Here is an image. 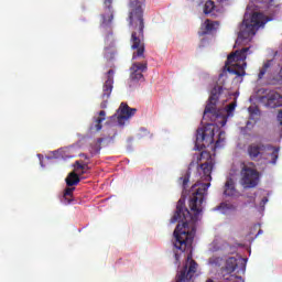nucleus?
I'll return each mask as SVG.
<instances>
[{
  "mask_svg": "<svg viewBox=\"0 0 282 282\" xmlns=\"http://www.w3.org/2000/svg\"><path fill=\"white\" fill-rule=\"evenodd\" d=\"M208 188H210V183H195L191 188V197H189V208L194 215L191 214V210L184 206V200L180 199L176 204V212L174 216L171 218V224H178L173 232L174 236V248L176 250H181L184 252L187 248L193 246V239H195V228L191 229V224H195L197 221V217L204 210L202 204L206 199V195L208 193Z\"/></svg>",
  "mask_w": 282,
  "mask_h": 282,
  "instance_id": "1",
  "label": "nucleus"
},
{
  "mask_svg": "<svg viewBox=\"0 0 282 282\" xmlns=\"http://www.w3.org/2000/svg\"><path fill=\"white\" fill-rule=\"evenodd\" d=\"M147 0H132L129 3L128 23L131 30L130 45L132 61L144 58V3Z\"/></svg>",
  "mask_w": 282,
  "mask_h": 282,
  "instance_id": "2",
  "label": "nucleus"
},
{
  "mask_svg": "<svg viewBox=\"0 0 282 282\" xmlns=\"http://www.w3.org/2000/svg\"><path fill=\"white\" fill-rule=\"evenodd\" d=\"M268 21H270V18L263 13L254 12L252 15L246 14L242 24L240 25L236 45H241L246 43V41H251L252 36L257 34V30L263 28Z\"/></svg>",
  "mask_w": 282,
  "mask_h": 282,
  "instance_id": "3",
  "label": "nucleus"
},
{
  "mask_svg": "<svg viewBox=\"0 0 282 282\" xmlns=\"http://www.w3.org/2000/svg\"><path fill=\"white\" fill-rule=\"evenodd\" d=\"M249 54H252L250 47H243L229 54L226 61L228 72L236 76H246V67L248 66L246 58H248Z\"/></svg>",
  "mask_w": 282,
  "mask_h": 282,
  "instance_id": "4",
  "label": "nucleus"
},
{
  "mask_svg": "<svg viewBox=\"0 0 282 282\" xmlns=\"http://www.w3.org/2000/svg\"><path fill=\"white\" fill-rule=\"evenodd\" d=\"M260 174L252 162L242 163L240 171V184L243 188H257L259 186Z\"/></svg>",
  "mask_w": 282,
  "mask_h": 282,
  "instance_id": "5",
  "label": "nucleus"
},
{
  "mask_svg": "<svg viewBox=\"0 0 282 282\" xmlns=\"http://www.w3.org/2000/svg\"><path fill=\"white\" fill-rule=\"evenodd\" d=\"M149 69V62H133L130 67V77L128 79L129 87H135L138 83H144V72Z\"/></svg>",
  "mask_w": 282,
  "mask_h": 282,
  "instance_id": "6",
  "label": "nucleus"
},
{
  "mask_svg": "<svg viewBox=\"0 0 282 282\" xmlns=\"http://www.w3.org/2000/svg\"><path fill=\"white\" fill-rule=\"evenodd\" d=\"M198 264L195 260H193V254L187 256L186 264L183 270H181L176 275L175 282H191V279L195 276L197 272Z\"/></svg>",
  "mask_w": 282,
  "mask_h": 282,
  "instance_id": "7",
  "label": "nucleus"
},
{
  "mask_svg": "<svg viewBox=\"0 0 282 282\" xmlns=\"http://www.w3.org/2000/svg\"><path fill=\"white\" fill-rule=\"evenodd\" d=\"M226 94H228V90L221 86H215L214 89H212L208 102L205 107L204 116L207 113L215 116L217 113V101L221 98V96H226Z\"/></svg>",
  "mask_w": 282,
  "mask_h": 282,
  "instance_id": "8",
  "label": "nucleus"
},
{
  "mask_svg": "<svg viewBox=\"0 0 282 282\" xmlns=\"http://www.w3.org/2000/svg\"><path fill=\"white\" fill-rule=\"evenodd\" d=\"M259 102L268 109H279L282 107V95L276 90H269L264 96L259 97Z\"/></svg>",
  "mask_w": 282,
  "mask_h": 282,
  "instance_id": "9",
  "label": "nucleus"
},
{
  "mask_svg": "<svg viewBox=\"0 0 282 282\" xmlns=\"http://www.w3.org/2000/svg\"><path fill=\"white\" fill-rule=\"evenodd\" d=\"M213 144L215 142V124L208 123L196 130V144Z\"/></svg>",
  "mask_w": 282,
  "mask_h": 282,
  "instance_id": "10",
  "label": "nucleus"
},
{
  "mask_svg": "<svg viewBox=\"0 0 282 282\" xmlns=\"http://www.w3.org/2000/svg\"><path fill=\"white\" fill-rule=\"evenodd\" d=\"M113 74H116L113 69H109L106 73V80L102 85V94H101V98H102V102L100 104L101 109H107V102L111 97V91H113Z\"/></svg>",
  "mask_w": 282,
  "mask_h": 282,
  "instance_id": "11",
  "label": "nucleus"
},
{
  "mask_svg": "<svg viewBox=\"0 0 282 282\" xmlns=\"http://www.w3.org/2000/svg\"><path fill=\"white\" fill-rule=\"evenodd\" d=\"M138 109L129 107V105L121 102L118 109L117 122L119 127H124V122L129 120V118H133Z\"/></svg>",
  "mask_w": 282,
  "mask_h": 282,
  "instance_id": "12",
  "label": "nucleus"
},
{
  "mask_svg": "<svg viewBox=\"0 0 282 282\" xmlns=\"http://www.w3.org/2000/svg\"><path fill=\"white\" fill-rule=\"evenodd\" d=\"M208 162L197 166V173H199V175H203L200 177L205 182H210L213 180V176L210 174L213 173V169L215 166V162H213V159H210V154H208Z\"/></svg>",
  "mask_w": 282,
  "mask_h": 282,
  "instance_id": "13",
  "label": "nucleus"
},
{
  "mask_svg": "<svg viewBox=\"0 0 282 282\" xmlns=\"http://www.w3.org/2000/svg\"><path fill=\"white\" fill-rule=\"evenodd\" d=\"M262 151H265V145L262 143H251L247 148L250 160H257Z\"/></svg>",
  "mask_w": 282,
  "mask_h": 282,
  "instance_id": "14",
  "label": "nucleus"
},
{
  "mask_svg": "<svg viewBox=\"0 0 282 282\" xmlns=\"http://www.w3.org/2000/svg\"><path fill=\"white\" fill-rule=\"evenodd\" d=\"M111 3H113V0H104L105 7L108 8L109 15L108 18L102 15V25H111V21H113V10L111 8Z\"/></svg>",
  "mask_w": 282,
  "mask_h": 282,
  "instance_id": "15",
  "label": "nucleus"
},
{
  "mask_svg": "<svg viewBox=\"0 0 282 282\" xmlns=\"http://www.w3.org/2000/svg\"><path fill=\"white\" fill-rule=\"evenodd\" d=\"M236 193L237 188H235V181L232 178H227L225 183L224 195H226L227 197H232L236 195Z\"/></svg>",
  "mask_w": 282,
  "mask_h": 282,
  "instance_id": "16",
  "label": "nucleus"
},
{
  "mask_svg": "<svg viewBox=\"0 0 282 282\" xmlns=\"http://www.w3.org/2000/svg\"><path fill=\"white\" fill-rule=\"evenodd\" d=\"M65 182L67 186H78L80 183V175L75 172H70L65 178Z\"/></svg>",
  "mask_w": 282,
  "mask_h": 282,
  "instance_id": "17",
  "label": "nucleus"
},
{
  "mask_svg": "<svg viewBox=\"0 0 282 282\" xmlns=\"http://www.w3.org/2000/svg\"><path fill=\"white\" fill-rule=\"evenodd\" d=\"M237 270V258H229L226 261V267H225V272H227V274H232V272H235Z\"/></svg>",
  "mask_w": 282,
  "mask_h": 282,
  "instance_id": "18",
  "label": "nucleus"
},
{
  "mask_svg": "<svg viewBox=\"0 0 282 282\" xmlns=\"http://www.w3.org/2000/svg\"><path fill=\"white\" fill-rule=\"evenodd\" d=\"M272 63H274V61L272 59H268L262 68L260 69L259 74H258V80H262L263 76H265V74H268V70L270 69V67H272Z\"/></svg>",
  "mask_w": 282,
  "mask_h": 282,
  "instance_id": "19",
  "label": "nucleus"
},
{
  "mask_svg": "<svg viewBox=\"0 0 282 282\" xmlns=\"http://www.w3.org/2000/svg\"><path fill=\"white\" fill-rule=\"evenodd\" d=\"M74 191H76V187H67L65 191H64V194H63V203L65 204H72V197L74 195Z\"/></svg>",
  "mask_w": 282,
  "mask_h": 282,
  "instance_id": "20",
  "label": "nucleus"
},
{
  "mask_svg": "<svg viewBox=\"0 0 282 282\" xmlns=\"http://www.w3.org/2000/svg\"><path fill=\"white\" fill-rule=\"evenodd\" d=\"M75 171H82L78 175H85V173H89V163H80V161H76Z\"/></svg>",
  "mask_w": 282,
  "mask_h": 282,
  "instance_id": "21",
  "label": "nucleus"
},
{
  "mask_svg": "<svg viewBox=\"0 0 282 282\" xmlns=\"http://www.w3.org/2000/svg\"><path fill=\"white\" fill-rule=\"evenodd\" d=\"M107 116V112L105 110L99 111V117L95 120V129L96 131H100L102 129V122H105V117Z\"/></svg>",
  "mask_w": 282,
  "mask_h": 282,
  "instance_id": "22",
  "label": "nucleus"
},
{
  "mask_svg": "<svg viewBox=\"0 0 282 282\" xmlns=\"http://www.w3.org/2000/svg\"><path fill=\"white\" fill-rule=\"evenodd\" d=\"M215 10V2L213 0L206 1L204 6V14H210Z\"/></svg>",
  "mask_w": 282,
  "mask_h": 282,
  "instance_id": "23",
  "label": "nucleus"
},
{
  "mask_svg": "<svg viewBox=\"0 0 282 282\" xmlns=\"http://www.w3.org/2000/svg\"><path fill=\"white\" fill-rule=\"evenodd\" d=\"M268 149H273V152L271 153V162L270 164H276V161L279 160V148H272V147H268Z\"/></svg>",
  "mask_w": 282,
  "mask_h": 282,
  "instance_id": "24",
  "label": "nucleus"
},
{
  "mask_svg": "<svg viewBox=\"0 0 282 282\" xmlns=\"http://www.w3.org/2000/svg\"><path fill=\"white\" fill-rule=\"evenodd\" d=\"M215 25H219V22L206 20L205 21V30H206V32H213V30H215Z\"/></svg>",
  "mask_w": 282,
  "mask_h": 282,
  "instance_id": "25",
  "label": "nucleus"
},
{
  "mask_svg": "<svg viewBox=\"0 0 282 282\" xmlns=\"http://www.w3.org/2000/svg\"><path fill=\"white\" fill-rule=\"evenodd\" d=\"M237 107V102H231L226 107V111L228 113V116H230V113H232V111H235Z\"/></svg>",
  "mask_w": 282,
  "mask_h": 282,
  "instance_id": "26",
  "label": "nucleus"
},
{
  "mask_svg": "<svg viewBox=\"0 0 282 282\" xmlns=\"http://www.w3.org/2000/svg\"><path fill=\"white\" fill-rule=\"evenodd\" d=\"M181 180H183V188H186V185H187L188 182L191 181V172H187V173L185 174V176H184L183 178H181Z\"/></svg>",
  "mask_w": 282,
  "mask_h": 282,
  "instance_id": "27",
  "label": "nucleus"
},
{
  "mask_svg": "<svg viewBox=\"0 0 282 282\" xmlns=\"http://www.w3.org/2000/svg\"><path fill=\"white\" fill-rule=\"evenodd\" d=\"M278 122H280L281 127H282V110H280L278 112Z\"/></svg>",
  "mask_w": 282,
  "mask_h": 282,
  "instance_id": "28",
  "label": "nucleus"
},
{
  "mask_svg": "<svg viewBox=\"0 0 282 282\" xmlns=\"http://www.w3.org/2000/svg\"><path fill=\"white\" fill-rule=\"evenodd\" d=\"M268 204V197H263L262 199H261V203H260V206H264V205H267Z\"/></svg>",
  "mask_w": 282,
  "mask_h": 282,
  "instance_id": "29",
  "label": "nucleus"
},
{
  "mask_svg": "<svg viewBox=\"0 0 282 282\" xmlns=\"http://www.w3.org/2000/svg\"><path fill=\"white\" fill-rule=\"evenodd\" d=\"M232 276H234V275H227V276L224 275V280H225V281H232Z\"/></svg>",
  "mask_w": 282,
  "mask_h": 282,
  "instance_id": "30",
  "label": "nucleus"
},
{
  "mask_svg": "<svg viewBox=\"0 0 282 282\" xmlns=\"http://www.w3.org/2000/svg\"><path fill=\"white\" fill-rule=\"evenodd\" d=\"M79 158H84V160H89V156L87 154H85V153L79 154Z\"/></svg>",
  "mask_w": 282,
  "mask_h": 282,
  "instance_id": "31",
  "label": "nucleus"
},
{
  "mask_svg": "<svg viewBox=\"0 0 282 282\" xmlns=\"http://www.w3.org/2000/svg\"><path fill=\"white\" fill-rule=\"evenodd\" d=\"M104 141H105V139L98 138V139H97V144H102Z\"/></svg>",
  "mask_w": 282,
  "mask_h": 282,
  "instance_id": "32",
  "label": "nucleus"
},
{
  "mask_svg": "<svg viewBox=\"0 0 282 282\" xmlns=\"http://www.w3.org/2000/svg\"><path fill=\"white\" fill-rule=\"evenodd\" d=\"M174 257H175L176 261H180V254L178 253H174Z\"/></svg>",
  "mask_w": 282,
  "mask_h": 282,
  "instance_id": "33",
  "label": "nucleus"
},
{
  "mask_svg": "<svg viewBox=\"0 0 282 282\" xmlns=\"http://www.w3.org/2000/svg\"><path fill=\"white\" fill-rule=\"evenodd\" d=\"M204 155H208V153L202 152V153H200V158H204Z\"/></svg>",
  "mask_w": 282,
  "mask_h": 282,
  "instance_id": "34",
  "label": "nucleus"
},
{
  "mask_svg": "<svg viewBox=\"0 0 282 282\" xmlns=\"http://www.w3.org/2000/svg\"><path fill=\"white\" fill-rule=\"evenodd\" d=\"M206 282H215V281H213V279H208Z\"/></svg>",
  "mask_w": 282,
  "mask_h": 282,
  "instance_id": "35",
  "label": "nucleus"
},
{
  "mask_svg": "<svg viewBox=\"0 0 282 282\" xmlns=\"http://www.w3.org/2000/svg\"><path fill=\"white\" fill-rule=\"evenodd\" d=\"M249 111H252V107H249Z\"/></svg>",
  "mask_w": 282,
  "mask_h": 282,
  "instance_id": "36",
  "label": "nucleus"
},
{
  "mask_svg": "<svg viewBox=\"0 0 282 282\" xmlns=\"http://www.w3.org/2000/svg\"><path fill=\"white\" fill-rule=\"evenodd\" d=\"M219 137L221 138V132L219 133Z\"/></svg>",
  "mask_w": 282,
  "mask_h": 282,
  "instance_id": "37",
  "label": "nucleus"
},
{
  "mask_svg": "<svg viewBox=\"0 0 282 282\" xmlns=\"http://www.w3.org/2000/svg\"><path fill=\"white\" fill-rule=\"evenodd\" d=\"M98 151H100V147H98Z\"/></svg>",
  "mask_w": 282,
  "mask_h": 282,
  "instance_id": "38",
  "label": "nucleus"
},
{
  "mask_svg": "<svg viewBox=\"0 0 282 282\" xmlns=\"http://www.w3.org/2000/svg\"><path fill=\"white\" fill-rule=\"evenodd\" d=\"M187 1H191V2H193V0H187Z\"/></svg>",
  "mask_w": 282,
  "mask_h": 282,
  "instance_id": "39",
  "label": "nucleus"
},
{
  "mask_svg": "<svg viewBox=\"0 0 282 282\" xmlns=\"http://www.w3.org/2000/svg\"><path fill=\"white\" fill-rule=\"evenodd\" d=\"M112 118H116V115H115V116H112Z\"/></svg>",
  "mask_w": 282,
  "mask_h": 282,
  "instance_id": "40",
  "label": "nucleus"
}]
</instances>
